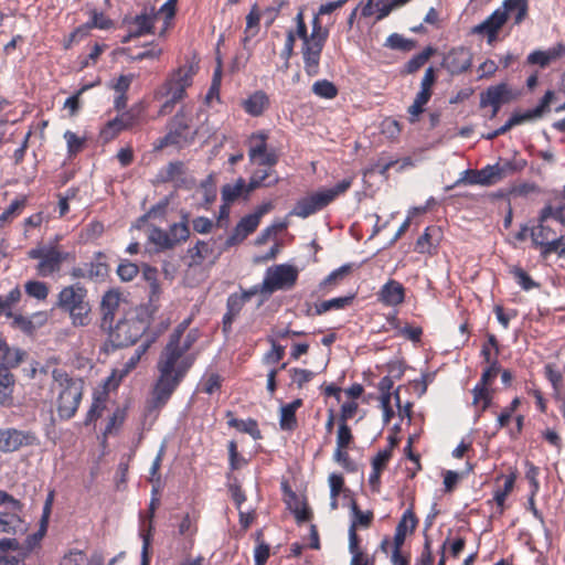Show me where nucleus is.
<instances>
[{
  "label": "nucleus",
  "instance_id": "nucleus-24",
  "mask_svg": "<svg viewBox=\"0 0 565 565\" xmlns=\"http://www.w3.org/2000/svg\"><path fill=\"white\" fill-rule=\"evenodd\" d=\"M493 175L494 174L491 164H488L480 170L467 169L461 173L460 178L451 186H448V189H452L461 184H479L482 186H490L495 184Z\"/></svg>",
  "mask_w": 565,
  "mask_h": 565
},
{
  "label": "nucleus",
  "instance_id": "nucleus-10",
  "mask_svg": "<svg viewBox=\"0 0 565 565\" xmlns=\"http://www.w3.org/2000/svg\"><path fill=\"white\" fill-rule=\"evenodd\" d=\"M195 132L191 130L189 119L184 114L178 113L168 125V132L159 138L156 149H163L169 146L182 148L193 141Z\"/></svg>",
  "mask_w": 565,
  "mask_h": 565
},
{
  "label": "nucleus",
  "instance_id": "nucleus-64",
  "mask_svg": "<svg viewBox=\"0 0 565 565\" xmlns=\"http://www.w3.org/2000/svg\"><path fill=\"white\" fill-rule=\"evenodd\" d=\"M227 449H228V465H230L231 471L238 470L247 463V460L238 454L236 441L231 440L227 445Z\"/></svg>",
  "mask_w": 565,
  "mask_h": 565
},
{
  "label": "nucleus",
  "instance_id": "nucleus-28",
  "mask_svg": "<svg viewBox=\"0 0 565 565\" xmlns=\"http://www.w3.org/2000/svg\"><path fill=\"white\" fill-rule=\"evenodd\" d=\"M471 393L472 405L476 407L477 417L479 418L491 407L495 391L492 387L476 384Z\"/></svg>",
  "mask_w": 565,
  "mask_h": 565
},
{
  "label": "nucleus",
  "instance_id": "nucleus-40",
  "mask_svg": "<svg viewBox=\"0 0 565 565\" xmlns=\"http://www.w3.org/2000/svg\"><path fill=\"white\" fill-rule=\"evenodd\" d=\"M198 531V520L192 518L189 513H185L178 525V534L185 537L189 544V548L193 547L194 536L196 535Z\"/></svg>",
  "mask_w": 565,
  "mask_h": 565
},
{
  "label": "nucleus",
  "instance_id": "nucleus-33",
  "mask_svg": "<svg viewBox=\"0 0 565 565\" xmlns=\"http://www.w3.org/2000/svg\"><path fill=\"white\" fill-rule=\"evenodd\" d=\"M226 417L228 418L227 424L230 427L236 428L241 433L248 434L255 440L262 438V433H260V429L258 427V423L256 419L248 418L246 420H243V419L235 418L232 411H228L226 413Z\"/></svg>",
  "mask_w": 565,
  "mask_h": 565
},
{
  "label": "nucleus",
  "instance_id": "nucleus-60",
  "mask_svg": "<svg viewBox=\"0 0 565 565\" xmlns=\"http://www.w3.org/2000/svg\"><path fill=\"white\" fill-rule=\"evenodd\" d=\"M491 167L494 174V183L500 182L501 180L505 179L509 175H512L518 170L515 163L509 160L491 164Z\"/></svg>",
  "mask_w": 565,
  "mask_h": 565
},
{
  "label": "nucleus",
  "instance_id": "nucleus-62",
  "mask_svg": "<svg viewBox=\"0 0 565 565\" xmlns=\"http://www.w3.org/2000/svg\"><path fill=\"white\" fill-rule=\"evenodd\" d=\"M64 139L67 143V153L70 157L76 156L84 149L86 141L84 137H78L75 132L67 130L64 134Z\"/></svg>",
  "mask_w": 565,
  "mask_h": 565
},
{
  "label": "nucleus",
  "instance_id": "nucleus-32",
  "mask_svg": "<svg viewBox=\"0 0 565 565\" xmlns=\"http://www.w3.org/2000/svg\"><path fill=\"white\" fill-rule=\"evenodd\" d=\"M356 297L355 292H351L343 297H337L323 300L315 306V315L321 316L330 310H342L351 306Z\"/></svg>",
  "mask_w": 565,
  "mask_h": 565
},
{
  "label": "nucleus",
  "instance_id": "nucleus-61",
  "mask_svg": "<svg viewBox=\"0 0 565 565\" xmlns=\"http://www.w3.org/2000/svg\"><path fill=\"white\" fill-rule=\"evenodd\" d=\"M354 441V436L348 423H338L337 448H350Z\"/></svg>",
  "mask_w": 565,
  "mask_h": 565
},
{
  "label": "nucleus",
  "instance_id": "nucleus-36",
  "mask_svg": "<svg viewBox=\"0 0 565 565\" xmlns=\"http://www.w3.org/2000/svg\"><path fill=\"white\" fill-rule=\"evenodd\" d=\"M501 11H505V14H514V24H521L527 17L529 13V0H503Z\"/></svg>",
  "mask_w": 565,
  "mask_h": 565
},
{
  "label": "nucleus",
  "instance_id": "nucleus-49",
  "mask_svg": "<svg viewBox=\"0 0 565 565\" xmlns=\"http://www.w3.org/2000/svg\"><path fill=\"white\" fill-rule=\"evenodd\" d=\"M260 13L257 6H253L249 13L246 15V28L244 31V44L254 38L259 31Z\"/></svg>",
  "mask_w": 565,
  "mask_h": 565
},
{
  "label": "nucleus",
  "instance_id": "nucleus-52",
  "mask_svg": "<svg viewBox=\"0 0 565 565\" xmlns=\"http://www.w3.org/2000/svg\"><path fill=\"white\" fill-rule=\"evenodd\" d=\"M125 130L126 128L121 125L120 120L115 117L114 119L108 120L100 129L99 137L103 142L107 143L117 138L120 132Z\"/></svg>",
  "mask_w": 565,
  "mask_h": 565
},
{
  "label": "nucleus",
  "instance_id": "nucleus-20",
  "mask_svg": "<svg viewBox=\"0 0 565 565\" xmlns=\"http://www.w3.org/2000/svg\"><path fill=\"white\" fill-rule=\"evenodd\" d=\"M508 15L501 9L494 10L484 21L472 29V33L486 35L488 43L497 40L500 29L507 23Z\"/></svg>",
  "mask_w": 565,
  "mask_h": 565
},
{
  "label": "nucleus",
  "instance_id": "nucleus-2",
  "mask_svg": "<svg viewBox=\"0 0 565 565\" xmlns=\"http://www.w3.org/2000/svg\"><path fill=\"white\" fill-rule=\"evenodd\" d=\"M154 313L156 307L151 305H139L125 312L120 319L109 326V329L102 330L107 334L104 343L105 351L132 347L141 338L145 340L150 332L159 331L161 327L150 329Z\"/></svg>",
  "mask_w": 565,
  "mask_h": 565
},
{
  "label": "nucleus",
  "instance_id": "nucleus-55",
  "mask_svg": "<svg viewBox=\"0 0 565 565\" xmlns=\"http://www.w3.org/2000/svg\"><path fill=\"white\" fill-rule=\"evenodd\" d=\"M246 182L239 178L234 185L226 184L222 188V200L225 202H233L239 198L244 192L246 193Z\"/></svg>",
  "mask_w": 565,
  "mask_h": 565
},
{
  "label": "nucleus",
  "instance_id": "nucleus-30",
  "mask_svg": "<svg viewBox=\"0 0 565 565\" xmlns=\"http://www.w3.org/2000/svg\"><path fill=\"white\" fill-rule=\"evenodd\" d=\"M303 405L301 398H296L291 403L280 407L279 426L282 430L292 431L297 428L296 412Z\"/></svg>",
  "mask_w": 565,
  "mask_h": 565
},
{
  "label": "nucleus",
  "instance_id": "nucleus-21",
  "mask_svg": "<svg viewBox=\"0 0 565 565\" xmlns=\"http://www.w3.org/2000/svg\"><path fill=\"white\" fill-rule=\"evenodd\" d=\"M377 300L386 307H397L405 301L406 288L395 279H388L376 294Z\"/></svg>",
  "mask_w": 565,
  "mask_h": 565
},
{
  "label": "nucleus",
  "instance_id": "nucleus-58",
  "mask_svg": "<svg viewBox=\"0 0 565 565\" xmlns=\"http://www.w3.org/2000/svg\"><path fill=\"white\" fill-rule=\"evenodd\" d=\"M149 241L159 249H171L173 245L169 238V233L160 227H153L149 234Z\"/></svg>",
  "mask_w": 565,
  "mask_h": 565
},
{
  "label": "nucleus",
  "instance_id": "nucleus-18",
  "mask_svg": "<svg viewBox=\"0 0 565 565\" xmlns=\"http://www.w3.org/2000/svg\"><path fill=\"white\" fill-rule=\"evenodd\" d=\"M350 510L351 522L349 526V543L355 545L356 543L362 542L360 535L358 534V530L369 529L373 523L374 514L370 510L362 511L354 499L351 500Z\"/></svg>",
  "mask_w": 565,
  "mask_h": 565
},
{
  "label": "nucleus",
  "instance_id": "nucleus-45",
  "mask_svg": "<svg viewBox=\"0 0 565 565\" xmlns=\"http://www.w3.org/2000/svg\"><path fill=\"white\" fill-rule=\"evenodd\" d=\"M21 296L22 294L19 286L10 290L8 295L0 296V316L12 318V308L20 301Z\"/></svg>",
  "mask_w": 565,
  "mask_h": 565
},
{
  "label": "nucleus",
  "instance_id": "nucleus-53",
  "mask_svg": "<svg viewBox=\"0 0 565 565\" xmlns=\"http://www.w3.org/2000/svg\"><path fill=\"white\" fill-rule=\"evenodd\" d=\"M348 547L352 556L350 565H375V557L365 553L361 543H356L355 545L349 543Z\"/></svg>",
  "mask_w": 565,
  "mask_h": 565
},
{
  "label": "nucleus",
  "instance_id": "nucleus-43",
  "mask_svg": "<svg viewBox=\"0 0 565 565\" xmlns=\"http://www.w3.org/2000/svg\"><path fill=\"white\" fill-rule=\"evenodd\" d=\"M183 173V163L181 161L169 162L162 167L156 177L158 183H168Z\"/></svg>",
  "mask_w": 565,
  "mask_h": 565
},
{
  "label": "nucleus",
  "instance_id": "nucleus-4",
  "mask_svg": "<svg viewBox=\"0 0 565 565\" xmlns=\"http://www.w3.org/2000/svg\"><path fill=\"white\" fill-rule=\"evenodd\" d=\"M61 235H55L49 243L39 245L28 250L30 259H36L35 270L40 277H51L58 274L64 263H73L76 259L74 250H65L60 242Z\"/></svg>",
  "mask_w": 565,
  "mask_h": 565
},
{
  "label": "nucleus",
  "instance_id": "nucleus-23",
  "mask_svg": "<svg viewBox=\"0 0 565 565\" xmlns=\"http://www.w3.org/2000/svg\"><path fill=\"white\" fill-rule=\"evenodd\" d=\"M264 168H257L250 175L246 186V194L255 191L259 188H271L275 186L279 181L280 177L275 170V166H263Z\"/></svg>",
  "mask_w": 565,
  "mask_h": 565
},
{
  "label": "nucleus",
  "instance_id": "nucleus-38",
  "mask_svg": "<svg viewBox=\"0 0 565 565\" xmlns=\"http://www.w3.org/2000/svg\"><path fill=\"white\" fill-rule=\"evenodd\" d=\"M214 248L212 244L205 241H198L196 244L188 250L190 258L189 266H201L212 256Z\"/></svg>",
  "mask_w": 565,
  "mask_h": 565
},
{
  "label": "nucleus",
  "instance_id": "nucleus-39",
  "mask_svg": "<svg viewBox=\"0 0 565 565\" xmlns=\"http://www.w3.org/2000/svg\"><path fill=\"white\" fill-rule=\"evenodd\" d=\"M542 258H547L551 254H557L558 258L565 259V236L553 237L539 245Z\"/></svg>",
  "mask_w": 565,
  "mask_h": 565
},
{
  "label": "nucleus",
  "instance_id": "nucleus-47",
  "mask_svg": "<svg viewBox=\"0 0 565 565\" xmlns=\"http://www.w3.org/2000/svg\"><path fill=\"white\" fill-rule=\"evenodd\" d=\"M23 522L15 512L0 514V532L13 533L22 531Z\"/></svg>",
  "mask_w": 565,
  "mask_h": 565
},
{
  "label": "nucleus",
  "instance_id": "nucleus-5",
  "mask_svg": "<svg viewBox=\"0 0 565 565\" xmlns=\"http://www.w3.org/2000/svg\"><path fill=\"white\" fill-rule=\"evenodd\" d=\"M87 289L78 284L65 286L57 295L56 306L70 315L74 327H86L90 323V305Z\"/></svg>",
  "mask_w": 565,
  "mask_h": 565
},
{
  "label": "nucleus",
  "instance_id": "nucleus-46",
  "mask_svg": "<svg viewBox=\"0 0 565 565\" xmlns=\"http://www.w3.org/2000/svg\"><path fill=\"white\" fill-rule=\"evenodd\" d=\"M312 93L323 99H333L338 96L339 89L334 83L329 79H319L312 84Z\"/></svg>",
  "mask_w": 565,
  "mask_h": 565
},
{
  "label": "nucleus",
  "instance_id": "nucleus-48",
  "mask_svg": "<svg viewBox=\"0 0 565 565\" xmlns=\"http://www.w3.org/2000/svg\"><path fill=\"white\" fill-rule=\"evenodd\" d=\"M555 236V231L551 226L546 225V222H537V225L531 228L532 244L535 247Z\"/></svg>",
  "mask_w": 565,
  "mask_h": 565
},
{
  "label": "nucleus",
  "instance_id": "nucleus-25",
  "mask_svg": "<svg viewBox=\"0 0 565 565\" xmlns=\"http://www.w3.org/2000/svg\"><path fill=\"white\" fill-rule=\"evenodd\" d=\"M108 274V268L103 263L89 262L72 268L70 275L74 279H104Z\"/></svg>",
  "mask_w": 565,
  "mask_h": 565
},
{
  "label": "nucleus",
  "instance_id": "nucleus-26",
  "mask_svg": "<svg viewBox=\"0 0 565 565\" xmlns=\"http://www.w3.org/2000/svg\"><path fill=\"white\" fill-rule=\"evenodd\" d=\"M270 106V99L264 90H256L242 102L246 114L253 117L262 116Z\"/></svg>",
  "mask_w": 565,
  "mask_h": 565
},
{
  "label": "nucleus",
  "instance_id": "nucleus-35",
  "mask_svg": "<svg viewBox=\"0 0 565 565\" xmlns=\"http://www.w3.org/2000/svg\"><path fill=\"white\" fill-rule=\"evenodd\" d=\"M352 271L350 264L342 265L335 270L331 271L320 284L319 290L323 294L331 292L337 286H339L343 279Z\"/></svg>",
  "mask_w": 565,
  "mask_h": 565
},
{
  "label": "nucleus",
  "instance_id": "nucleus-54",
  "mask_svg": "<svg viewBox=\"0 0 565 565\" xmlns=\"http://www.w3.org/2000/svg\"><path fill=\"white\" fill-rule=\"evenodd\" d=\"M25 292L29 297L36 300H45L49 296L50 289L46 282L40 280H29L24 285Z\"/></svg>",
  "mask_w": 565,
  "mask_h": 565
},
{
  "label": "nucleus",
  "instance_id": "nucleus-63",
  "mask_svg": "<svg viewBox=\"0 0 565 565\" xmlns=\"http://www.w3.org/2000/svg\"><path fill=\"white\" fill-rule=\"evenodd\" d=\"M289 376L291 379V384H296L298 388H302L305 384L309 383L315 373L307 369L291 367L288 370Z\"/></svg>",
  "mask_w": 565,
  "mask_h": 565
},
{
  "label": "nucleus",
  "instance_id": "nucleus-12",
  "mask_svg": "<svg viewBox=\"0 0 565 565\" xmlns=\"http://www.w3.org/2000/svg\"><path fill=\"white\" fill-rule=\"evenodd\" d=\"M257 294H259V286L255 285L249 289H242L241 292H233L227 297L226 312L222 320V329L225 333H231L233 322L239 316L244 306Z\"/></svg>",
  "mask_w": 565,
  "mask_h": 565
},
{
  "label": "nucleus",
  "instance_id": "nucleus-56",
  "mask_svg": "<svg viewBox=\"0 0 565 565\" xmlns=\"http://www.w3.org/2000/svg\"><path fill=\"white\" fill-rule=\"evenodd\" d=\"M167 232L173 247L181 242H185L190 236V228L186 222L173 223Z\"/></svg>",
  "mask_w": 565,
  "mask_h": 565
},
{
  "label": "nucleus",
  "instance_id": "nucleus-11",
  "mask_svg": "<svg viewBox=\"0 0 565 565\" xmlns=\"http://www.w3.org/2000/svg\"><path fill=\"white\" fill-rule=\"evenodd\" d=\"M269 135L266 130L253 132L248 140V158L252 163L257 166H276L279 161V154L275 149H268Z\"/></svg>",
  "mask_w": 565,
  "mask_h": 565
},
{
  "label": "nucleus",
  "instance_id": "nucleus-57",
  "mask_svg": "<svg viewBox=\"0 0 565 565\" xmlns=\"http://www.w3.org/2000/svg\"><path fill=\"white\" fill-rule=\"evenodd\" d=\"M415 41L405 39L398 33L391 34L385 42V45L392 50H399L403 52H409L415 47Z\"/></svg>",
  "mask_w": 565,
  "mask_h": 565
},
{
  "label": "nucleus",
  "instance_id": "nucleus-16",
  "mask_svg": "<svg viewBox=\"0 0 565 565\" xmlns=\"http://www.w3.org/2000/svg\"><path fill=\"white\" fill-rule=\"evenodd\" d=\"M321 15L318 13L315 14L312 19V30L309 36V47H307L308 51V58L312 63L313 61L318 62V67H320V58L322 50L326 45V42L329 38V29L323 26L321 23Z\"/></svg>",
  "mask_w": 565,
  "mask_h": 565
},
{
  "label": "nucleus",
  "instance_id": "nucleus-14",
  "mask_svg": "<svg viewBox=\"0 0 565 565\" xmlns=\"http://www.w3.org/2000/svg\"><path fill=\"white\" fill-rule=\"evenodd\" d=\"M520 93L507 83H499L497 85L489 86L484 92L480 94V107L486 108L488 106H495L497 109H501V106L509 104L518 99Z\"/></svg>",
  "mask_w": 565,
  "mask_h": 565
},
{
  "label": "nucleus",
  "instance_id": "nucleus-59",
  "mask_svg": "<svg viewBox=\"0 0 565 565\" xmlns=\"http://www.w3.org/2000/svg\"><path fill=\"white\" fill-rule=\"evenodd\" d=\"M510 273L512 274V276L514 277L515 281L518 282V285L523 289V290H531L535 287H539V284H536L532 278L531 276L522 268V267H519V266H513L511 269H510Z\"/></svg>",
  "mask_w": 565,
  "mask_h": 565
},
{
  "label": "nucleus",
  "instance_id": "nucleus-15",
  "mask_svg": "<svg viewBox=\"0 0 565 565\" xmlns=\"http://www.w3.org/2000/svg\"><path fill=\"white\" fill-rule=\"evenodd\" d=\"M38 444V437L32 431H23L15 428L0 429V450L3 452H13L21 447Z\"/></svg>",
  "mask_w": 565,
  "mask_h": 565
},
{
  "label": "nucleus",
  "instance_id": "nucleus-7",
  "mask_svg": "<svg viewBox=\"0 0 565 565\" xmlns=\"http://www.w3.org/2000/svg\"><path fill=\"white\" fill-rule=\"evenodd\" d=\"M23 354L21 350L10 348L0 337V405L7 406L12 403L15 376L10 369L22 362Z\"/></svg>",
  "mask_w": 565,
  "mask_h": 565
},
{
  "label": "nucleus",
  "instance_id": "nucleus-37",
  "mask_svg": "<svg viewBox=\"0 0 565 565\" xmlns=\"http://www.w3.org/2000/svg\"><path fill=\"white\" fill-rule=\"evenodd\" d=\"M440 230L436 226H428L424 233L417 238L415 250L420 254L433 255L436 253L437 244L434 243V237L439 234Z\"/></svg>",
  "mask_w": 565,
  "mask_h": 565
},
{
  "label": "nucleus",
  "instance_id": "nucleus-51",
  "mask_svg": "<svg viewBox=\"0 0 565 565\" xmlns=\"http://www.w3.org/2000/svg\"><path fill=\"white\" fill-rule=\"evenodd\" d=\"M28 202V198L22 195L11 202V204L0 214V223L4 224L7 222H11L17 216L21 214L23 209L25 207Z\"/></svg>",
  "mask_w": 565,
  "mask_h": 565
},
{
  "label": "nucleus",
  "instance_id": "nucleus-1",
  "mask_svg": "<svg viewBox=\"0 0 565 565\" xmlns=\"http://www.w3.org/2000/svg\"><path fill=\"white\" fill-rule=\"evenodd\" d=\"M185 329V323H181L174 329L159 356L157 362L158 377L153 384L150 399L152 409H161L169 402L194 363V358H184L194 342V338L188 334L185 341L181 344Z\"/></svg>",
  "mask_w": 565,
  "mask_h": 565
},
{
  "label": "nucleus",
  "instance_id": "nucleus-29",
  "mask_svg": "<svg viewBox=\"0 0 565 565\" xmlns=\"http://www.w3.org/2000/svg\"><path fill=\"white\" fill-rule=\"evenodd\" d=\"M158 13L151 10V12H141L140 14H137L132 20L129 22V28H132L134 34L143 36L146 34H152L154 29V23L157 21Z\"/></svg>",
  "mask_w": 565,
  "mask_h": 565
},
{
  "label": "nucleus",
  "instance_id": "nucleus-19",
  "mask_svg": "<svg viewBox=\"0 0 565 565\" xmlns=\"http://www.w3.org/2000/svg\"><path fill=\"white\" fill-rule=\"evenodd\" d=\"M121 302V294L117 290L110 289L106 291L100 301V330L109 329V326L115 322L116 315L119 310Z\"/></svg>",
  "mask_w": 565,
  "mask_h": 565
},
{
  "label": "nucleus",
  "instance_id": "nucleus-17",
  "mask_svg": "<svg viewBox=\"0 0 565 565\" xmlns=\"http://www.w3.org/2000/svg\"><path fill=\"white\" fill-rule=\"evenodd\" d=\"M295 22H296V30L294 31L295 39L299 38L302 40L301 54H302V60H303L305 72L310 77L317 76L320 73V67H318L317 61H313L311 63L310 60L308 58L307 47H309L308 41H310L309 40L310 34H308V29H307V24L305 21V14H303L302 8L299 9L298 13L296 14Z\"/></svg>",
  "mask_w": 565,
  "mask_h": 565
},
{
  "label": "nucleus",
  "instance_id": "nucleus-42",
  "mask_svg": "<svg viewBox=\"0 0 565 565\" xmlns=\"http://www.w3.org/2000/svg\"><path fill=\"white\" fill-rule=\"evenodd\" d=\"M433 46L425 47L420 53L414 55L404 66V73L414 74L422 68L427 61L435 54Z\"/></svg>",
  "mask_w": 565,
  "mask_h": 565
},
{
  "label": "nucleus",
  "instance_id": "nucleus-31",
  "mask_svg": "<svg viewBox=\"0 0 565 565\" xmlns=\"http://www.w3.org/2000/svg\"><path fill=\"white\" fill-rule=\"evenodd\" d=\"M544 376L552 385L554 399H562V394L565 392L563 371L555 363H546Z\"/></svg>",
  "mask_w": 565,
  "mask_h": 565
},
{
  "label": "nucleus",
  "instance_id": "nucleus-44",
  "mask_svg": "<svg viewBox=\"0 0 565 565\" xmlns=\"http://www.w3.org/2000/svg\"><path fill=\"white\" fill-rule=\"evenodd\" d=\"M223 379L216 372H206L199 383V390L205 394L218 392L222 387Z\"/></svg>",
  "mask_w": 565,
  "mask_h": 565
},
{
  "label": "nucleus",
  "instance_id": "nucleus-41",
  "mask_svg": "<svg viewBox=\"0 0 565 565\" xmlns=\"http://www.w3.org/2000/svg\"><path fill=\"white\" fill-rule=\"evenodd\" d=\"M254 537L256 542L254 550V563L255 565H266L270 555V546L264 541L263 530L256 531Z\"/></svg>",
  "mask_w": 565,
  "mask_h": 565
},
{
  "label": "nucleus",
  "instance_id": "nucleus-27",
  "mask_svg": "<svg viewBox=\"0 0 565 565\" xmlns=\"http://www.w3.org/2000/svg\"><path fill=\"white\" fill-rule=\"evenodd\" d=\"M258 225V220H256V216H253L252 214L242 217L235 226L233 234L227 238L226 244L235 245L243 242L248 235L256 231Z\"/></svg>",
  "mask_w": 565,
  "mask_h": 565
},
{
  "label": "nucleus",
  "instance_id": "nucleus-3",
  "mask_svg": "<svg viewBox=\"0 0 565 565\" xmlns=\"http://www.w3.org/2000/svg\"><path fill=\"white\" fill-rule=\"evenodd\" d=\"M52 391L56 393V412L62 420L73 418L79 407L84 394V382L72 377L63 369L52 371Z\"/></svg>",
  "mask_w": 565,
  "mask_h": 565
},
{
  "label": "nucleus",
  "instance_id": "nucleus-9",
  "mask_svg": "<svg viewBox=\"0 0 565 565\" xmlns=\"http://www.w3.org/2000/svg\"><path fill=\"white\" fill-rule=\"evenodd\" d=\"M298 276L299 270L292 265H274L266 270L262 285H258L259 292L271 295L278 290H289L297 284Z\"/></svg>",
  "mask_w": 565,
  "mask_h": 565
},
{
  "label": "nucleus",
  "instance_id": "nucleus-34",
  "mask_svg": "<svg viewBox=\"0 0 565 565\" xmlns=\"http://www.w3.org/2000/svg\"><path fill=\"white\" fill-rule=\"evenodd\" d=\"M516 479L518 472L516 470H513L509 475L504 476L503 487L494 491L493 501L497 504L499 514H502L504 512L507 498L513 491Z\"/></svg>",
  "mask_w": 565,
  "mask_h": 565
},
{
  "label": "nucleus",
  "instance_id": "nucleus-50",
  "mask_svg": "<svg viewBox=\"0 0 565 565\" xmlns=\"http://www.w3.org/2000/svg\"><path fill=\"white\" fill-rule=\"evenodd\" d=\"M83 25L89 33L93 29L109 30L113 28L114 22L106 14L94 9L90 11V20Z\"/></svg>",
  "mask_w": 565,
  "mask_h": 565
},
{
  "label": "nucleus",
  "instance_id": "nucleus-13",
  "mask_svg": "<svg viewBox=\"0 0 565 565\" xmlns=\"http://www.w3.org/2000/svg\"><path fill=\"white\" fill-rule=\"evenodd\" d=\"M473 54L467 46L459 45L451 47L443 56L441 67L451 76L468 72L472 66Z\"/></svg>",
  "mask_w": 565,
  "mask_h": 565
},
{
  "label": "nucleus",
  "instance_id": "nucleus-8",
  "mask_svg": "<svg viewBox=\"0 0 565 565\" xmlns=\"http://www.w3.org/2000/svg\"><path fill=\"white\" fill-rule=\"evenodd\" d=\"M195 70L192 65L179 67L166 79L164 84L159 88L157 95L167 97V102L161 106L160 114H167L177 103L185 97V90L193 83Z\"/></svg>",
  "mask_w": 565,
  "mask_h": 565
},
{
  "label": "nucleus",
  "instance_id": "nucleus-22",
  "mask_svg": "<svg viewBox=\"0 0 565 565\" xmlns=\"http://www.w3.org/2000/svg\"><path fill=\"white\" fill-rule=\"evenodd\" d=\"M169 321H162L159 331L150 332L142 343L135 350L134 354L125 362L122 367V375H127L139 364L141 358L147 353L150 347L158 340V338L169 328Z\"/></svg>",
  "mask_w": 565,
  "mask_h": 565
},
{
  "label": "nucleus",
  "instance_id": "nucleus-6",
  "mask_svg": "<svg viewBox=\"0 0 565 565\" xmlns=\"http://www.w3.org/2000/svg\"><path fill=\"white\" fill-rule=\"evenodd\" d=\"M354 177H348L338 182L333 188L323 189L300 199L295 204L290 214L301 218L323 210L332 203L338 196L344 194L352 185Z\"/></svg>",
  "mask_w": 565,
  "mask_h": 565
}]
</instances>
